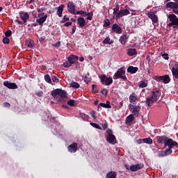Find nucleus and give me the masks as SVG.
<instances>
[{"label":"nucleus","mask_w":178,"mask_h":178,"mask_svg":"<svg viewBox=\"0 0 178 178\" xmlns=\"http://www.w3.org/2000/svg\"><path fill=\"white\" fill-rule=\"evenodd\" d=\"M51 95L58 102H63L67 97V92L62 89H56L51 91Z\"/></svg>","instance_id":"obj_1"},{"label":"nucleus","mask_w":178,"mask_h":178,"mask_svg":"<svg viewBox=\"0 0 178 178\" xmlns=\"http://www.w3.org/2000/svg\"><path fill=\"white\" fill-rule=\"evenodd\" d=\"M114 80H118V79H122L124 81L127 80V77L126 76V70L124 67H121L118 70L115 74L113 76Z\"/></svg>","instance_id":"obj_2"},{"label":"nucleus","mask_w":178,"mask_h":178,"mask_svg":"<svg viewBox=\"0 0 178 178\" xmlns=\"http://www.w3.org/2000/svg\"><path fill=\"white\" fill-rule=\"evenodd\" d=\"M100 81L104 86H111L113 83V79L111 76L108 77L106 75L102 74L100 76Z\"/></svg>","instance_id":"obj_3"},{"label":"nucleus","mask_w":178,"mask_h":178,"mask_svg":"<svg viewBox=\"0 0 178 178\" xmlns=\"http://www.w3.org/2000/svg\"><path fill=\"white\" fill-rule=\"evenodd\" d=\"M166 147L171 149L175 148V147L178 148V143L173 140V139L168 138V139L165 142V145H164V148H166Z\"/></svg>","instance_id":"obj_4"},{"label":"nucleus","mask_w":178,"mask_h":178,"mask_svg":"<svg viewBox=\"0 0 178 178\" xmlns=\"http://www.w3.org/2000/svg\"><path fill=\"white\" fill-rule=\"evenodd\" d=\"M39 19H36V23L39 24V26H42L44 23H45L47 20V17H48V15L45 14V13H41L38 14Z\"/></svg>","instance_id":"obj_5"},{"label":"nucleus","mask_w":178,"mask_h":178,"mask_svg":"<svg viewBox=\"0 0 178 178\" xmlns=\"http://www.w3.org/2000/svg\"><path fill=\"white\" fill-rule=\"evenodd\" d=\"M152 95L151 97L154 99V101H156V102L158 101L159 98H161V95L162 94L161 92V90H159L157 88L152 89Z\"/></svg>","instance_id":"obj_6"},{"label":"nucleus","mask_w":178,"mask_h":178,"mask_svg":"<svg viewBox=\"0 0 178 178\" xmlns=\"http://www.w3.org/2000/svg\"><path fill=\"white\" fill-rule=\"evenodd\" d=\"M106 133L108 134V136L106 138L108 143H109L110 144H113V141L116 140V137L115 136V135H113V131H112V129H108L106 131Z\"/></svg>","instance_id":"obj_7"},{"label":"nucleus","mask_w":178,"mask_h":178,"mask_svg":"<svg viewBox=\"0 0 178 178\" xmlns=\"http://www.w3.org/2000/svg\"><path fill=\"white\" fill-rule=\"evenodd\" d=\"M168 19L170 22H172L174 24L173 29H176V27L178 29V17L176 16V15L174 14H170L168 15Z\"/></svg>","instance_id":"obj_8"},{"label":"nucleus","mask_w":178,"mask_h":178,"mask_svg":"<svg viewBox=\"0 0 178 178\" xmlns=\"http://www.w3.org/2000/svg\"><path fill=\"white\" fill-rule=\"evenodd\" d=\"M129 109H130V111L132 113H134V115L135 116L138 118L139 112H140V111H141V107H140V106L132 105V106H130Z\"/></svg>","instance_id":"obj_9"},{"label":"nucleus","mask_w":178,"mask_h":178,"mask_svg":"<svg viewBox=\"0 0 178 178\" xmlns=\"http://www.w3.org/2000/svg\"><path fill=\"white\" fill-rule=\"evenodd\" d=\"M147 16L151 19L152 23L156 24L158 23V16H156V11L152 12L150 11L147 13Z\"/></svg>","instance_id":"obj_10"},{"label":"nucleus","mask_w":178,"mask_h":178,"mask_svg":"<svg viewBox=\"0 0 178 178\" xmlns=\"http://www.w3.org/2000/svg\"><path fill=\"white\" fill-rule=\"evenodd\" d=\"M111 29L115 34H122L123 33V29L118 24H113Z\"/></svg>","instance_id":"obj_11"},{"label":"nucleus","mask_w":178,"mask_h":178,"mask_svg":"<svg viewBox=\"0 0 178 178\" xmlns=\"http://www.w3.org/2000/svg\"><path fill=\"white\" fill-rule=\"evenodd\" d=\"M4 87H7L10 90H16L17 88V85L15 83L9 82V81H6L3 82Z\"/></svg>","instance_id":"obj_12"},{"label":"nucleus","mask_w":178,"mask_h":178,"mask_svg":"<svg viewBox=\"0 0 178 178\" xmlns=\"http://www.w3.org/2000/svg\"><path fill=\"white\" fill-rule=\"evenodd\" d=\"M68 12L72 15H76V6L73 4V2L70 1L67 4Z\"/></svg>","instance_id":"obj_13"},{"label":"nucleus","mask_w":178,"mask_h":178,"mask_svg":"<svg viewBox=\"0 0 178 178\" xmlns=\"http://www.w3.org/2000/svg\"><path fill=\"white\" fill-rule=\"evenodd\" d=\"M144 168V165L143 164H136V165H132L129 167V169L131 172H137V170H141Z\"/></svg>","instance_id":"obj_14"},{"label":"nucleus","mask_w":178,"mask_h":178,"mask_svg":"<svg viewBox=\"0 0 178 178\" xmlns=\"http://www.w3.org/2000/svg\"><path fill=\"white\" fill-rule=\"evenodd\" d=\"M127 15H130V11H129V10H120L119 13L117 14V20L118 19H120V17H123V16H127Z\"/></svg>","instance_id":"obj_15"},{"label":"nucleus","mask_w":178,"mask_h":178,"mask_svg":"<svg viewBox=\"0 0 178 178\" xmlns=\"http://www.w3.org/2000/svg\"><path fill=\"white\" fill-rule=\"evenodd\" d=\"M169 138L166 136H156V140L159 144H166V141Z\"/></svg>","instance_id":"obj_16"},{"label":"nucleus","mask_w":178,"mask_h":178,"mask_svg":"<svg viewBox=\"0 0 178 178\" xmlns=\"http://www.w3.org/2000/svg\"><path fill=\"white\" fill-rule=\"evenodd\" d=\"M78 148H79V145L76 143H74L67 147V149L70 152H76Z\"/></svg>","instance_id":"obj_17"},{"label":"nucleus","mask_w":178,"mask_h":178,"mask_svg":"<svg viewBox=\"0 0 178 178\" xmlns=\"http://www.w3.org/2000/svg\"><path fill=\"white\" fill-rule=\"evenodd\" d=\"M19 16L22 19V20L24 22V23H27V20H29V19H30V15H29V13H19Z\"/></svg>","instance_id":"obj_18"},{"label":"nucleus","mask_w":178,"mask_h":178,"mask_svg":"<svg viewBox=\"0 0 178 178\" xmlns=\"http://www.w3.org/2000/svg\"><path fill=\"white\" fill-rule=\"evenodd\" d=\"M127 72L131 74H134L138 72V68L137 67L129 66L127 68Z\"/></svg>","instance_id":"obj_19"},{"label":"nucleus","mask_w":178,"mask_h":178,"mask_svg":"<svg viewBox=\"0 0 178 178\" xmlns=\"http://www.w3.org/2000/svg\"><path fill=\"white\" fill-rule=\"evenodd\" d=\"M77 22L81 29H83V27H84V26H86V19L83 17H79L77 19Z\"/></svg>","instance_id":"obj_20"},{"label":"nucleus","mask_w":178,"mask_h":178,"mask_svg":"<svg viewBox=\"0 0 178 178\" xmlns=\"http://www.w3.org/2000/svg\"><path fill=\"white\" fill-rule=\"evenodd\" d=\"M166 8H170V9H178V3L168 2L166 3Z\"/></svg>","instance_id":"obj_21"},{"label":"nucleus","mask_w":178,"mask_h":178,"mask_svg":"<svg viewBox=\"0 0 178 178\" xmlns=\"http://www.w3.org/2000/svg\"><path fill=\"white\" fill-rule=\"evenodd\" d=\"M128 38H129V37L127 36V35L124 34L120 38L119 41H120V44H122V45H124V44H126V42H127Z\"/></svg>","instance_id":"obj_22"},{"label":"nucleus","mask_w":178,"mask_h":178,"mask_svg":"<svg viewBox=\"0 0 178 178\" xmlns=\"http://www.w3.org/2000/svg\"><path fill=\"white\" fill-rule=\"evenodd\" d=\"M154 102H156L152 97H147L145 101L146 106H152Z\"/></svg>","instance_id":"obj_23"},{"label":"nucleus","mask_w":178,"mask_h":178,"mask_svg":"<svg viewBox=\"0 0 178 178\" xmlns=\"http://www.w3.org/2000/svg\"><path fill=\"white\" fill-rule=\"evenodd\" d=\"M154 102H156L152 97H147L145 101L146 106H152Z\"/></svg>","instance_id":"obj_24"},{"label":"nucleus","mask_w":178,"mask_h":178,"mask_svg":"<svg viewBox=\"0 0 178 178\" xmlns=\"http://www.w3.org/2000/svg\"><path fill=\"white\" fill-rule=\"evenodd\" d=\"M134 121V115L133 114H130L126 118L127 124H131V123H133Z\"/></svg>","instance_id":"obj_25"},{"label":"nucleus","mask_w":178,"mask_h":178,"mask_svg":"<svg viewBox=\"0 0 178 178\" xmlns=\"http://www.w3.org/2000/svg\"><path fill=\"white\" fill-rule=\"evenodd\" d=\"M64 8H65V5H63V4H61L58 6V8L57 9V15H58V17H62Z\"/></svg>","instance_id":"obj_26"},{"label":"nucleus","mask_w":178,"mask_h":178,"mask_svg":"<svg viewBox=\"0 0 178 178\" xmlns=\"http://www.w3.org/2000/svg\"><path fill=\"white\" fill-rule=\"evenodd\" d=\"M99 106L105 108L106 109H111L112 106H111V102L107 101L106 103H99Z\"/></svg>","instance_id":"obj_27"},{"label":"nucleus","mask_w":178,"mask_h":178,"mask_svg":"<svg viewBox=\"0 0 178 178\" xmlns=\"http://www.w3.org/2000/svg\"><path fill=\"white\" fill-rule=\"evenodd\" d=\"M127 54L129 56H134V55H137V50L136 49H128Z\"/></svg>","instance_id":"obj_28"},{"label":"nucleus","mask_w":178,"mask_h":178,"mask_svg":"<svg viewBox=\"0 0 178 178\" xmlns=\"http://www.w3.org/2000/svg\"><path fill=\"white\" fill-rule=\"evenodd\" d=\"M116 176H117L116 172L110 171L106 174V178H116Z\"/></svg>","instance_id":"obj_29"},{"label":"nucleus","mask_w":178,"mask_h":178,"mask_svg":"<svg viewBox=\"0 0 178 178\" xmlns=\"http://www.w3.org/2000/svg\"><path fill=\"white\" fill-rule=\"evenodd\" d=\"M171 72L172 73L173 77H175V79H178V67H173L171 70Z\"/></svg>","instance_id":"obj_30"},{"label":"nucleus","mask_w":178,"mask_h":178,"mask_svg":"<svg viewBox=\"0 0 178 178\" xmlns=\"http://www.w3.org/2000/svg\"><path fill=\"white\" fill-rule=\"evenodd\" d=\"M44 80L47 83H49V84L55 86V83H52V79H51V76H49V74L44 75Z\"/></svg>","instance_id":"obj_31"},{"label":"nucleus","mask_w":178,"mask_h":178,"mask_svg":"<svg viewBox=\"0 0 178 178\" xmlns=\"http://www.w3.org/2000/svg\"><path fill=\"white\" fill-rule=\"evenodd\" d=\"M129 101H130V102H136L137 101V95H136V93L133 92L129 96Z\"/></svg>","instance_id":"obj_32"},{"label":"nucleus","mask_w":178,"mask_h":178,"mask_svg":"<svg viewBox=\"0 0 178 178\" xmlns=\"http://www.w3.org/2000/svg\"><path fill=\"white\" fill-rule=\"evenodd\" d=\"M163 81L164 84H168V83H170V77H169V75L165 74V75L163 76Z\"/></svg>","instance_id":"obj_33"},{"label":"nucleus","mask_w":178,"mask_h":178,"mask_svg":"<svg viewBox=\"0 0 178 178\" xmlns=\"http://www.w3.org/2000/svg\"><path fill=\"white\" fill-rule=\"evenodd\" d=\"M26 44L29 47V48H33V47H34V42H33L32 40L30 38H28L26 40Z\"/></svg>","instance_id":"obj_34"},{"label":"nucleus","mask_w":178,"mask_h":178,"mask_svg":"<svg viewBox=\"0 0 178 178\" xmlns=\"http://www.w3.org/2000/svg\"><path fill=\"white\" fill-rule=\"evenodd\" d=\"M102 43L108 44L109 45H111V44H113V40H111V38L107 37L103 40Z\"/></svg>","instance_id":"obj_35"},{"label":"nucleus","mask_w":178,"mask_h":178,"mask_svg":"<svg viewBox=\"0 0 178 178\" xmlns=\"http://www.w3.org/2000/svg\"><path fill=\"white\" fill-rule=\"evenodd\" d=\"M70 86L72 88H80V84L77 82L72 81V82H71Z\"/></svg>","instance_id":"obj_36"},{"label":"nucleus","mask_w":178,"mask_h":178,"mask_svg":"<svg viewBox=\"0 0 178 178\" xmlns=\"http://www.w3.org/2000/svg\"><path fill=\"white\" fill-rule=\"evenodd\" d=\"M119 6H117L115 8H113V15L115 16V20H118V13H119Z\"/></svg>","instance_id":"obj_37"},{"label":"nucleus","mask_w":178,"mask_h":178,"mask_svg":"<svg viewBox=\"0 0 178 178\" xmlns=\"http://www.w3.org/2000/svg\"><path fill=\"white\" fill-rule=\"evenodd\" d=\"M143 141L145 144H152V139L151 138H145L143 139Z\"/></svg>","instance_id":"obj_38"},{"label":"nucleus","mask_w":178,"mask_h":178,"mask_svg":"<svg viewBox=\"0 0 178 178\" xmlns=\"http://www.w3.org/2000/svg\"><path fill=\"white\" fill-rule=\"evenodd\" d=\"M75 15H81V16H87V12L83 10H78L75 13Z\"/></svg>","instance_id":"obj_39"},{"label":"nucleus","mask_w":178,"mask_h":178,"mask_svg":"<svg viewBox=\"0 0 178 178\" xmlns=\"http://www.w3.org/2000/svg\"><path fill=\"white\" fill-rule=\"evenodd\" d=\"M109 26H111V21L108 19H104V27H109Z\"/></svg>","instance_id":"obj_40"},{"label":"nucleus","mask_w":178,"mask_h":178,"mask_svg":"<svg viewBox=\"0 0 178 178\" xmlns=\"http://www.w3.org/2000/svg\"><path fill=\"white\" fill-rule=\"evenodd\" d=\"M148 86V83H145V81H140V84H139V88H145V87H147Z\"/></svg>","instance_id":"obj_41"},{"label":"nucleus","mask_w":178,"mask_h":178,"mask_svg":"<svg viewBox=\"0 0 178 178\" xmlns=\"http://www.w3.org/2000/svg\"><path fill=\"white\" fill-rule=\"evenodd\" d=\"M172 152H173V151L172 150V148L168 147V149H166L164 151V153L165 154V156H168V155H170L172 154Z\"/></svg>","instance_id":"obj_42"},{"label":"nucleus","mask_w":178,"mask_h":178,"mask_svg":"<svg viewBox=\"0 0 178 178\" xmlns=\"http://www.w3.org/2000/svg\"><path fill=\"white\" fill-rule=\"evenodd\" d=\"M81 117L82 118L83 120H88L90 119V116L86 113H81Z\"/></svg>","instance_id":"obj_43"},{"label":"nucleus","mask_w":178,"mask_h":178,"mask_svg":"<svg viewBox=\"0 0 178 178\" xmlns=\"http://www.w3.org/2000/svg\"><path fill=\"white\" fill-rule=\"evenodd\" d=\"M90 126H92V127H95V129H98L99 130H101V126L97 123L91 122Z\"/></svg>","instance_id":"obj_44"},{"label":"nucleus","mask_w":178,"mask_h":178,"mask_svg":"<svg viewBox=\"0 0 178 178\" xmlns=\"http://www.w3.org/2000/svg\"><path fill=\"white\" fill-rule=\"evenodd\" d=\"M75 102H76V101L74 99H70L67 102V105H69L70 106H74Z\"/></svg>","instance_id":"obj_45"},{"label":"nucleus","mask_w":178,"mask_h":178,"mask_svg":"<svg viewBox=\"0 0 178 178\" xmlns=\"http://www.w3.org/2000/svg\"><path fill=\"white\" fill-rule=\"evenodd\" d=\"M3 44H10V39H9V38L4 37L3 38Z\"/></svg>","instance_id":"obj_46"},{"label":"nucleus","mask_w":178,"mask_h":178,"mask_svg":"<svg viewBox=\"0 0 178 178\" xmlns=\"http://www.w3.org/2000/svg\"><path fill=\"white\" fill-rule=\"evenodd\" d=\"M163 76H156L154 77V80H156V81H163Z\"/></svg>","instance_id":"obj_47"},{"label":"nucleus","mask_w":178,"mask_h":178,"mask_svg":"<svg viewBox=\"0 0 178 178\" xmlns=\"http://www.w3.org/2000/svg\"><path fill=\"white\" fill-rule=\"evenodd\" d=\"M70 57L72 58V60L77 62L79 60V56H74V55H71Z\"/></svg>","instance_id":"obj_48"},{"label":"nucleus","mask_w":178,"mask_h":178,"mask_svg":"<svg viewBox=\"0 0 178 178\" xmlns=\"http://www.w3.org/2000/svg\"><path fill=\"white\" fill-rule=\"evenodd\" d=\"M157 156H159V158H163V156H166V154H165V152L161 151V152H160L158 154Z\"/></svg>","instance_id":"obj_49"},{"label":"nucleus","mask_w":178,"mask_h":178,"mask_svg":"<svg viewBox=\"0 0 178 178\" xmlns=\"http://www.w3.org/2000/svg\"><path fill=\"white\" fill-rule=\"evenodd\" d=\"M63 66H64V67H70V66H72V65L70 64V63L69 61H65L63 63Z\"/></svg>","instance_id":"obj_50"},{"label":"nucleus","mask_w":178,"mask_h":178,"mask_svg":"<svg viewBox=\"0 0 178 178\" xmlns=\"http://www.w3.org/2000/svg\"><path fill=\"white\" fill-rule=\"evenodd\" d=\"M101 94L106 97V95H108V90H106V88H103L101 91Z\"/></svg>","instance_id":"obj_51"},{"label":"nucleus","mask_w":178,"mask_h":178,"mask_svg":"<svg viewBox=\"0 0 178 178\" xmlns=\"http://www.w3.org/2000/svg\"><path fill=\"white\" fill-rule=\"evenodd\" d=\"M10 35H12V31L8 30L7 31H6L5 36L6 38H9V37H10Z\"/></svg>","instance_id":"obj_52"},{"label":"nucleus","mask_w":178,"mask_h":178,"mask_svg":"<svg viewBox=\"0 0 178 178\" xmlns=\"http://www.w3.org/2000/svg\"><path fill=\"white\" fill-rule=\"evenodd\" d=\"M92 88L93 92H99L98 87L97 86V85H92Z\"/></svg>","instance_id":"obj_53"},{"label":"nucleus","mask_w":178,"mask_h":178,"mask_svg":"<svg viewBox=\"0 0 178 178\" xmlns=\"http://www.w3.org/2000/svg\"><path fill=\"white\" fill-rule=\"evenodd\" d=\"M51 79H52L53 83H58L59 82V79L55 75L52 76Z\"/></svg>","instance_id":"obj_54"},{"label":"nucleus","mask_w":178,"mask_h":178,"mask_svg":"<svg viewBox=\"0 0 178 178\" xmlns=\"http://www.w3.org/2000/svg\"><path fill=\"white\" fill-rule=\"evenodd\" d=\"M67 60L70 63L71 65H74V63H76V61H74V60H72L70 56H69L67 58Z\"/></svg>","instance_id":"obj_55"},{"label":"nucleus","mask_w":178,"mask_h":178,"mask_svg":"<svg viewBox=\"0 0 178 178\" xmlns=\"http://www.w3.org/2000/svg\"><path fill=\"white\" fill-rule=\"evenodd\" d=\"M52 46L55 47V48H59V47H60V41L54 43Z\"/></svg>","instance_id":"obj_56"},{"label":"nucleus","mask_w":178,"mask_h":178,"mask_svg":"<svg viewBox=\"0 0 178 178\" xmlns=\"http://www.w3.org/2000/svg\"><path fill=\"white\" fill-rule=\"evenodd\" d=\"M86 16H88L87 20H92V14H90V13H87Z\"/></svg>","instance_id":"obj_57"},{"label":"nucleus","mask_w":178,"mask_h":178,"mask_svg":"<svg viewBox=\"0 0 178 178\" xmlns=\"http://www.w3.org/2000/svg\"><path fill=\"white\" fill-rule=\"evenodd\" d=\"M83 80H84V81H85V83H86V84H88V83H90V81H91L88 79V76H85L83 77Z\"/></svg>","instance_id":"obj_58"},{"label":"nucleus","mask_w":178,"mask_h":178,"mask_svg":"<svg viewBox=\"0 0 178 178\" xmlns=\"http://www.w3.org/2000/svg\"><path fill=\"white\" fill-rule=\"evenodd\" d=\"M162 57L163 58V59H165V60H168V59H169V56L168 54H162Z\"/></svg>","instance_id":"obj_59"},{"label":"nucleus","mask_w":178,"mask_h":178,"mask_svg":"<svg viewBox=\"0 0 178 178\" xmlns=\"http://www.w3.org/2000/svg\"><path fill=\"white\" fill-rule=\"evenodd\" d=\"M73 24V22H68L64 24L65 27H69V26H72Z\"/></svg>","instance_id":"obj_60"},{"label":"nucleus","mask_w":178,"mask_h":178,"mask_svg":"<svg viewBox=\"0 0 178 178\" xmlns=\"http://www.w3.org/2000/svg\"><path fill=\"white\" fill-rule=\"evenodd\" d=\"M3 106H4V108H10V104H9L8 102L3 103Z\"/></svg>","instance_id":"obj_61"},{"label":"nucleus","mask_w":178,"mask_h":178,"mask_svg":"<svg viewBox=\"0 0 178 178\" xmlns=\"http://www.w3.org/2000/svg\"><path fill=\"white\" fill-rule=\"evenodd\" d=\"M90 115L93 119H97V115H95V111L90 112Z\"/></svg>","instance_id":"obj_62"},{"label":"nucleus","mask_w":178,"mask_h":178,"mask_svg":"<svg viewBox=\"0 0 178 178\" xmlns=\"http://www.w3.org/2000/svg\"><path fill=\"white\" fill-rule=\"evenodd\" d=\"M65 22H69V17H67L66 15L63 17V20L62 23H65Z\"/></svg>","instance_id":"obj_63"},{"label":"nucleus","mask_w":178,"mask_h":178,"mask_svg":"<svg viewBox=\"0 0 178 178\" xmlns=\"http://www.w3.org/2000/svg\"><path fill=\"white\" fill-rule=\"evenodd\" d=\"M16 22L20 26H23L24 24H25V23H24V22L20 21V19H16Z\"/></svg>","instance_id":"obj_64"}]
</instances>
